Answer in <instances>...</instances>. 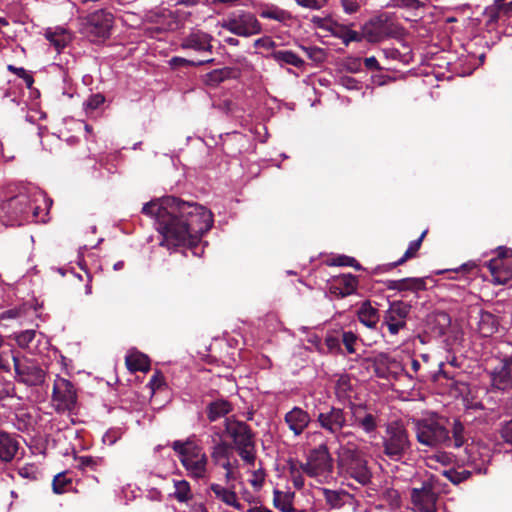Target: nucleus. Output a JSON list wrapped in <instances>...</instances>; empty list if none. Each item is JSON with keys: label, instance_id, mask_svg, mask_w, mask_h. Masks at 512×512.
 <instances>
[{"label": "nucleus", "instance_id": "obj_1", "mask_svg": "<svg viewBox=\"0 0 512 512\" xmlns=\"http://www.w3.org/2000/svg\"><path fill=\"white\" fill-rule=\"evenodd\" d=\"M142 213L155 218L156 229L163 236L161 245L168 249L196 247L213 225V214L206 207L174 196L146 203Z\"/></svg>", "mask_w": 512, "mask_h": 512}, {"label": "nucleus", "instance_id": "obj_2", "mask_svg": "<svg viewBox=\"0 0 512 512\" xmlns=\"http://www.w3.org/2000/svg\"><path fill=\"white\" fill-rule=\"evenodd\" d=\"M337 464L342 473L361 485L370 483L372 473L362 451L353 443L341 444L337 453Z\"/></svg>", "mask_w": 512, "mask_h": 512}, {"label": "nucleus", "instance_id": "obj_3", "mask_svg": "<svg viewBox=\"0 0 512 512\" xmlns=\"http://www.w3.org/2000/svg\"><path fill=\"white\" fill-rule=\"evenodd\" d=\"M171 446L178 454L179 460L189 477L194 479L206 477L208 458L202 447L191 438L185 441L175 440Z\"/></svg>", "mask_w": 512, "mask_h": 512}, {"label": "nucleus", "instance_id": "obj_4", "mask_svg": "<svg viewBox=\"0 0 512 512\" xmlns=\"http://www.w3.org/2000/svg\"><path fill=\"white\" fill-rule=\"evenodd\" d=\"M224 433L232 439L234 448L240 458L250 466L255 465L256 445L254 433L250 426L234 418H225Z\"/></svg>", "mask_w": 512, "mask_h": 512}, {"label": "nucleus", "instance_id": "obj_5", "mask_svg": "<svg viewBox=\"0 0 512 512\" xmlns=\"http://www.w3.org/2000/svg\"><path fill=\"white\" fill-rule=\"evenodd\" d=\"M382 446L383 453L393 461H400L409 453L411 441L403 423L392 421L386 425Z\"/></svg>", "mask_w": 512, "mask_h": 512}, {"label": "nucleus", "instance_id": "obj_6", "mask_svg": "<svg viewBox=\"0 0 512 512\" xmlns=\"http://www.w3.org/2000/svg\"><path fill=\"white\" fill-rule=\"evenodd\" d=\"M313 416L319 428L342 444L347 435L343 429L348 425L347 413L343 408L325 405L323 408L314 410Z\"/></svg>", "mask_w": 512, "mask_h": 512}, {"label": "nucleus", "instance_id": "obj_7", "mask_svg": "<svg viewBox=\"0 0 512 512\" xmlns=\"http://www.w3.org/2000/svg\"><path fill=\"white\" fill-rule=\"evenodd\" d=\"M221 28L230 33L248 38L262 32V24L256 15L247 10H236L230 12L221 22Z\"/></svg>", "mask_w": 512, "mask_h": 512}, {"label": "nucleus", "instance_id": "obj_8", "mask_svg": "<svg viewBox=\"0 0 512 512\" xmlns=\"http://www.w3.org/2000/svg\"><path fill=\"white\" fill-rule=\"evenodd\" d=\"M416 438L422 445L429 447L449 446L452 439L449 430L434 420H422L416 424Z\"/></svg>", "mask_w": 512, "mask_h": 512}, {"label": "nucleus", "instance_id": "obj_9", "mask_svg": "<svg viewBox=\"0 0 512 512\" xmlns=\"http://www.w3.org/2000/svg\"><path fill=\"white\" fill-rule=\"evenodd\" d=\"M334 468V461L326 444L313 448L305 463L304 473L309 477H329Z\"/></svg>", "mask_w": 512, "mask_h": 512}, {"label": "nucleus", "instance_id": "obj_10", "mask_svg": "<svg viewBox=\"0 0 512 512\" xmlns=\"http://www.w3.org/2000/svg\"><path fill=\"white\" fill-rule=\"evenodd\" d=\"M113 22L114 16L111 12L96 10L87 16L84 33L93 42L103 41L110 37Z\"/></svg>", "mask_w": 512, "mask_h": 512}, {"label": "nucleus", "instance_id": "obj_11", "mask_svg": "<svg viewBox=\"0 0 512 512\" xmlns=\"http://www.w3.org/2000/svg\"><path fill=\"white\" fill-rule=\"evenodd\" d=\"M438 479L434 475H430L426 480L422 481L420 487L411 489V500L414 506L420 512H437L436 502L438 494Z\"/></svg>", "mask_w": 512, "mask_h": 512}, {"label": "nucleus", "instance_id": "obj_12", "mask_svg": "<svg viewBox=\"0 0 512 512\" xmlns=\"http://www.w3.org/2000/svg\"><path fill=\"white\" fill-rule=\"evenodd\" d=\"M77 391L74 384L65 378L57 376L52 391V401L57 412H71L77 405Z\"/></svg>", "mask_w": 512, "mask_h": 512}, {"label": "nucleus", "instance_id": "obj_13", "mask_svg": "<svg viewBox=\"0 0 512 512\" xmlns=\"http://www.w3.org/2000/svg\"><path fill=\"white\" fill-rule=\"evenodd\" d=\"M402 28L394 25L387 24L381 18L371 19L362 27L360 34L362 39L371 43H378L386 38H396L402 34Z\"/></svg>", "mask_w": 512, "mask_h": 512}, {"label": "nucleus", "instance_id": "obj_14", "mask_svg": "<svg viewBox=\"0 0 512 512\" xmlns=\"http://www.w3.org/2000/svg\"><path fill=\"white\" fill-rule=\"evenodd\" d=\"M16 380L27 386H40L44 383L46 373L35 362L30 360L20 361L13 356Z\"/></svg>", "mask_w": 512, "mask_h": 512}, {"label": "nucleus", "instance_id": "obj_15", "mask_svg": "<svg viewBox=\"0 0 512 512\" xmlns=\"http://www.w3.org/2000/svg\"><path fill=\"white\" fill-rule=\"evenodd\" d=\"M411 304L404 301L390 302L386 310L383 323L388 327L390 334L396 335L406 326V318L411 311Z\"/></svg>", "mask_w": 512, "mask_h": 512}, {"label": "nucleus", "instance_id": "obj_16", "mask_svg": "<svg viewBox=\"0 0 512 512\" xmlns=\"http://www.w3.org/2000/svg\"><path fill=\"white\" fill-rule=\"evenodd\" d=\"M213 37L202 30H193L181 41V48L191 49L196 52H212Z\"/></svg>", "mask_w": 512, "mask_h": 512}, {"label": "nucleus", "instance_id": "obj_17", "mask_svg": "<svg viewBox=\"0 0 512 512\" xmlns=\"http://www.w3.org/2000/svg\"><path fill=\"white\" fill-rule=\"evenodd\" d=\"M485 266L491 273L492 282L504 285L512 280V259H491Z\"/></svg>", "mask_w": 512, "mask_h": 512}, {"label": "nucleus", "instance_id": "obj_18", "mask_svg": "<svg viewBox=\"0 0 512 512\" xmlns=\"http://www.w3.org/2000/svg\"><path fill=\"white\" fill-rule=\"evenodd\" d=\"M284 420L295 436H299L311 422V416L300 407H293L285 414Z\"/></svg>", "mask_w": 512, "mask_h": 512}, {"label": "nucleus", "instance_id": "obj_19", "mask_svg": "<svg viewBox=\"0 0 512 512\" xmlns=\"http://www.w3.org/2000/svg\"><path fill=\"white\" fill-rule=\"evenodd\" d=\"M6 214L12 221L26 217L31 210L28 198L25 195L10 198L4 205Z\"/></svg>", "mask_w": 512, "mask_h": 512}, {"label": "nucleus", "instance_id": "obj_20", "mask_svg": "<svg viewBox=\"0 0 512 512\" xmlns=\"http://www.w3.org/2000/svg\"><path fill=\"white\" fill-rule=\"evenodd\" d=\"M358 288V278L351 273L342 274L334 279L331 285V293L344 298L356 292Z\"/></svg>", "mask_w": 512, "mask_h": 512}, {"label": "nucleus", "instance_id": "obj_21", "mask_svg": "<svg viewBox=\"0 0 512 512\" xmlns=\"http://www.w3.org/2000/svg\"><path fill=\"white\" fill-rule=\"evenodd\" d=\"M232 410V403L224 398L212 400L205 407V413L209 422H216L221 418H225Z\"/></svg>", "mask_w": 512, "mask_h": 512}, {"label": "nucleus", "instance_id": "obj_22", "mask_svg": "<svg viewBox=\"0 0 512 512\" xmlns=\"http://www.w3.org/2000/svg\"><path fill=\"white\" fill-rule=\"evenodd\" d=\"M492 385L498 390L512 388V370L509 369L507 361H503L499 366L490 372Z\"/></svg>", "mask_w": 512, "mask_h": 512}, {"label": "nucleus", "instance_id": "obj_23", "mask_svg": "<svg viewBox=\"0 0 512 512\" xmlns=\"http://www.w3.org/2000/svg\"><path fill=\"white\" fill-rule=\"evenodd\" d=\"M388 290L395 291H421L426 289V282L424 278H403L399 280H387L385 282Z\"/></svg>", "mask_w": 512, "mask_h": 512}, {"label": "nucleus", "instance_id": "obj_24", "mask_svg": "<svg viewBox=\"0 0 512 512\" xmlns=\"http://www.w3.org/2000/svg\"><path fill=\"white\" fill-rule=\"evenodd\" d=\"M353 417L358 425L366 433H372L377 428V417L372 413L366 412V408L358 405L353 407Z\"/></svg>", "mask_w": 512, "mask_h": 512}, {"label": "nucleus", "instance_id": "obj_25", "mask_svg": "<svg viewBox=\"0 0 512 512\" xmlns=\"http://www.w3.org/2000/svg\"><path fill=\"white\" fill-rule=\"evenodd\" d=\"M428 325L433 334L444 336L451 326V317L445 311H437L429 316Z\"/></svg>", "mask_w": 512, "mask_h": 512}, {"label": "nucleus", "instance_id": "obj_26", "mask_svg": "<svg viewBox=\"0 0 512 512\" xmlns=\"http://www.w3.org/2000/svg\"><path fill=\"white\" fill-rule=\"evenodd\" d=\"M267 57L275 61L281 67L291 65L296 68H301L305 63L302 58L291 50H274Z\"/></svg>", "mask_w": 512, "mask_h": 512}, {"label": "nucleus", "instance_id": "obj_27", "mask_svg": "<svg viewBox=\"0 0 512 512\" xmlns=\"http://www.w3.org/2000/svg\"><path fill=\"white\" fill-rule=\"evenodd\" d=\"M499 328L497 317L488 311H481L478 320V332L483 337H491Z\"/></svg>", "mask_w": 512, "mask_h": 512}, {"label": "nucleus", "instance_id": "obj_28", "mask_svg": "<svg viewBox=\"0 0 512 512\" xmlns=\"http://www.w3.org/2000/svg\"><path fill=\"white\" fill-rule=\"evenodd\" d=\"M19 448L17 440L8 433L0 431V459L4 462H10L15 457Z\"/></svg>", "mask_w": 512, "mask_h": 512}, {"label": "nucleus", "instance_id": "obj_29", "mask_svg": "<svg viewBox=\"0 0 512 512\" xmlns=\"http://www.w3.org/2000/svg\"><path fill=\"white\" fill-rule=\"evenodd\" d=\"M211 491L215 494L216 498L224 502L226 505L235 508L236 510H242L243 506L237 499V494L233 488H225L220 484L212 483L210 485Z\"/></svg>", "mask_w": 512, "mask_h": 512}, {"label": "nucleus", "instance_id": "obj_30", "mask_svg": "<svg viewBox=\"0 0 512 512\" xmlns=\"http://www.w3.org/2000/svg\"><path fill=\"white\" fill-rule=\"evenodd\" d=\"M323 495L326 504L331 509H339L345 504L350 503L352 495L345 490L323 489Z\"/></svg>", "mask_w": 512, "mask_h": 512}, {"label": "nucleus", "instance_id": "obj_31", "mask_svg": "<svg viewBox=\"0 0 512 512\" xmlns=\"http://www.w3.org/2000/svg\"><path fill=\"white\" fill-rule=\"evenodd\" d=\"M357 315L359 321L368 328H376L379 322V312L368 300L362 303Z\"/></svg>", "mask_w": 512, "mask_h": 512}, {"label": "nucleus", "instance_id": "obj_32", "mask_svg": "<svg viewBox=\"0 0 512 512\" xmlns=\"http://www.w3.org/2000/svg\"><path fill=\"white\" fill-rule=\"evenodd\" d=\"M331 33L342 40L345 45H348L350 42H360L362 40L361 35L348 26L339 24L338 22H333L330 27Z\"/></svg>", "mask_w": 512, "mask_h": 512}, {"label": "nucleus", "instance_id": "obj_33", "mask_svg": "<svg viewBox=\"0 0 512 512\" xmlns=\"http://www.w3.org/2000/svg\"><path fill=\"white\" fill-rule=\"evenodd\" d=\"M237 71L231 67H223L208 72L204 76V82L208 86L215 87L226 79L235 78Z\"/></svg>", "mask_w": 512, "mask_h": 512}, {"label": "nucleus", "instance_id": "obj_34", "mask_svg": "<svg viewBox=\"0 0 512 512\" xmlns=\"http://www.w3.org/2000/svg\"><path fill=\"white\" fill-rule=\"evenodd\" d=\"M127 369L131 372H147L150 370V360L147 355L141 352H133L126 356Z\"/></svg>", "mask_w": 512, "mask_h": 512}, {"label": "nucleus", "instance_id": "obj_35", "mask_svg": "<svg viewBox=\"0 0 512 512\" xmlns=\"http://www.w3.org/2000/svg\"><path fill=\"white\" fill-rule=\"evenodd\" d=\"M427 234V230L423 231L420 237L416 240H413L409 243L407 250L404 255L397 261L390 263L386 266L385 271L391 270L399 265L404 264L407 260L416 256L418 250L421 247L422 241Z\"/></svg>", "mask_w": 512, "mask_h": 512}, {"label": "nucleus", "instance_id": "obj_36", "mask_svg": "<svg viewBox=\"0 0 512 512\" xmlns=\"http://www.w3.org/2000/svg\"><path fill=\"white\" fill-rule=\"evenodd\" d=\"M231 454L232 445L221 440L213 445L210 456L215 465H220L223 461H229Z\"/></svg>", "mask_w": 512, "mask_h": 512}, {"label": "nucleus", "instance_id": "obj_37", "mask_svg": "<svg viewBox=\"0 0 512 512\" xmlns=\"http://www.w3.org/2000/svg\"><path fill=\"white\" fill-rule=\"evenodd\" d=\"M75 461L77 462V468L86 471H98V469L105 464V460L102 457L94 456H76Z\"/></svg>", "mask_w": 512, "mask_h": 512}, {"label": "nucleus", "instance_id": "obj_38", "mask_svg": "<svg viewBox=\"0 0 512 512\" xmlns=\"http://www.w3.org/2000/svg\"><path fill=\"white\" fill-rule=\"evenodd\" d=\"M273 504L274 507L281 512H294L292 497L288 493L274 490L273 492Z\"/></svg>", "mask_w": 512, "mask_h": 512}, {"label": "nucleus", "instance_id": "obj_39", "mask_svg": "<svg viewBox=\"0 0 512 512\" xmlns=\"http://www.w3.org/2000/svg\"><path fill=\"white\" fill-rule=\"evenodd\" d=\"M175 491L172 496L181 503L187 502L192 499L190 484L186 480H174Z\"/></svg>", "mask_w": 512, "mask_h": 512}, {"label": "nucleus", "instance_id": "obj_40", "mask_svg": "<svg viewBox=\"0 0 512 512\" xmlns=\"http://www.w3.org/2000/svg\"><path fill=\"white\" fill-rule=\"evenodd\" d=\"M71 485L72 478L68 477L66 472H60L53 478L52 490L55 494H64Z\"/></svg>", "mask_w": 512, "mask_h": 512}, {"label": "nucleus", "instance_id": "obj_41", "mask_svg": "<svg viewBox=\"0 0 512 512\" xmlns=\"http://www.w3.org/2000/svg\"><path fill=\"white\" fill-rule=\"evenodd\" d=\"M46 39L55 47L57 52L64 49L68 43L69 37L64 31H50L45 33Z\"/></svg>", "mask_w": 512, "mask_h": 512}, {"label": "nucleus", "instance_id": "obj_42", "mask_svg": "<svg viewBox=\"0 0 512 512\" xmlns=\"http://www.w3.org/2000/svg\"><path fill=\"white\" fill-rule=\"evenodd\" d=\"M487 26H494L502 18L500 4L494 0L493 4L487 6L483 11Z\"/></svg>", "mask_w": 512, "mask_h": 512}, {"label": "nucleus", "instance_id": "obj_43", "mask_svg": "<svg viewBox=\"0 0 512 512\" xmlns=\"http://www.w3.org/2000/svg\"><path fill=\"white\" fill-rule=\"evenodd\" d=\"M105 102V97L101 93L91 94L87 100L83 102V109L86 114L93 113Z\"/></svg>", "mask_w": 512, "mask_h": 512}, {"label": "nucleus", "instance_id": "obj_44", "mask_svg": "<svg viewBox=\"0 0 512 512\" xmlns=\"http://www.w3.org/2000/svg\"><path fill=\"white\" fill-rule=\"evenodd\" d=\"M454 446L459 448L465 443V427L458 419H455L452 427Z\"/></svg>", "mask_w": 512, "mask_h": 512}, {"label": "nucleus", "instance_id": "obj_45", "mask_svg": "<svg viewBox=\"0 0 512 512\" xmlns=\"http://www.w3.org/2000/svg\"><path fill=\"white\" fill-rule=\"evenodd\" d=\"M472 472L469 470L457 471L454 469L443 471V475L453 484H459L467 480L471 476Z\"/></svg>", "mask_w": 512, "mask_h": 512}, {"label": "nucleus", "instance_id": "obj_46", "mask_svg": "<svg viewBox=\"0 0 512 512\" xmlns=\"http://www.w3.org/2000/svg\"><path fill=\"white\" fill-rule=\"evenodd\" d=\"M172 12L165 8H155L146 11L145 19L149 23L158 24L161 22L162 18H166L168 15H171Z\"/></svg>", "mask_w": 512, "mask_h": 512}, {"label": "nucleus", "instance_id": "obj_47", "mask_svg": "<svg viewBox=\"0 0 512 512\" xmlns=\"http://www.w3.org/2000/svg\"><path fill=\"white\" fill-rule=\"evenodd\" d=\"M214 59H207V60H200V61H192V60H188L186 58H182V57H172L169 61V64L171 67H184V66H200V65H203L205 63H211L213 62Z\"/></svg>", "mask_w": 512, "mask_h": 512}, {"label": "nucleus", "instance_id": "obj_48", "mask_svg": "<svg viewBox=\"0 0 512 512\" xmlns=\"http://www.w3.org/2000/svg\"><path fill=\"white\" fill-rule=\"evenodd\" d=\"M18 474L20 477H22L24 479L36 481V480H38V478L40 476V471L36 465L26 464L23 467L18 469Z\"/></svg>", "mask_w": 512, "mask_h": 512}, {"label": "nucleus", "instance_id": "obj_49", "mask_svg": "<svg viewBox=\"0 0 512 512\" xmlns=\"http://www.w3.org/2000/svg\"><path fill=\"white\" fill-rule=\"evenodd\" d=\"M36 336L35 330L28 329L15 335L16 343L21 348H28Z\"/></svg>", "mask_w": 512, "mask_h": 512}, {"label": "nucleus", "instance_id": "obj_50", "mask_svg": "<svg viewBox=\"0 0 512 512\" xmlns=\"http://www.w3.org/2000/svg\"><path fill=\"white\" fill-rule=\"evenodd\" d=\"M351 379L347 374L340 375L335 383V390L337 395H346L351 391Z\"/></svg>", "mask_w": 512, "mask_h": 512}, {"label": "nucleus", "instance_id": "obj_51", "mask_svg": "<svg viewBox=\"0 0 512 512\" xmlns=\"http://www.w3.org/2000/svg\"><path fill=\"white\" fill-rule=\"evenodd\" d=\"M357 336L352 331H344L342 333L341 342L345 346L347 353L354 354L356 352L355 345L357 343Z\"/></svg>", "mask_w": 512, "mask_h": 512}, {"label": "nucleus", "instance_id": "obj_52", "mask_svg": "<svg viewBox=\"0 0 512 512\" xmlns=\"http://www.w3.org/2000/svg\"><path fill=\"white\" fill-rule=\"evenodd\" d=\"M7 69L16 74L18 77L22 78L27 86V88H31L34 83L33 76L28 73V71L23 67H16L14 65H8Z\"/></svg>", "mask_w": 512, "mask_h": 512}, {"label": "nucleus", "instance_id": "obj_53", "mask_svg": "<svg viewBox=\"0 0 512 512\" xmlns=\"http://www.w3.org/2000/svg\"><path fill=\"white\" fill-rule=\"evenodd\" d=\"M326 353L342 354L341 340L334 335H327L325 337Z\"/></svg>", "mask_w": 512, "mask_h": 512}, {"label": "nucleus", "instance_id": "obj_54", "mask_svg": "<svg viewBox=\"0 0 512 512\" xmlns=\"http://www.w3.org/2000/svg\"><path fill=\"white\" fill-rule=\"evenodd\" d=\"M148 385L153 394L158 390L165 389L167 386L164 376L159 370L155 371V373L152 375Z\"/></svg>", "mask_w": 512, "mask_h": 512}, {"label": "nucleus", "instance_id": "obj_55", "mask_svg": "<svg viewBox=\"0 0 512 512\" xmlns=\"http://www.w3.org/2000/svg\"><path fill=\"white\" fill-rule=\"evenodd\" d=\"M260 16L262 18H266V19H272V20H276V21H284L287 17V12L283 9H280L278 7H274L273 9H270V10H264L261 12Z\"/></svg>", "mask_w": 512, "mask_h": 512}, {"label": "nucleus", "instance_id": "obj_56", "mask_svg": "<svg viewBox=\"0 0 512 512\" xmlns=\"http://www.w3.org/2000/svg\"><path fill=\"white\" fill-rule=\"evenodd\" d=\"M303 51L307 54V56L315 61V62H322L324 60V51L323 49L319 47H305L301 46Z\"/></svg>", "mask_w": 512, "mask_h": 512}, {"label": "nucleus", "instance_id": "obj_57", "mask_svg": "<svg viewBox=\"0 0 512 512\" xmlns=\"http://www.w3.org/2000/svg\"><path fill=\"white\" fill-rule=\"evenodd\" d=\"M500 434L503 441L512 446V419L502 425Z\"/></svg>", "mask_w": 512, "mask_h": 512}, {"label": "nucleus", "instance_id": "obj_58", "mask_svg": "<svg viewBox=\"0 0 512 512\" xmlns=\"http://www.w3.org/2000/svg\"><path fill=\"white\" fill-rule=\"evenodd\" d=\"M23 309L21 307H14L11 309H7L0 313V321L16 319L22 316Z\"/></svg>", "mask_w": 512, "mask_h": 512}, {"label": "nucleus", "instance_id": "obj_59", "mask_svg": "<svg viewBox=\"0 0 512 512\" xmlns=\"http://www.w3.org/2000/svg\"><path fill=\"white\" fill-rule=\"evenodd\" d=\"M339 81L343 87L349 90H359L361 88L360 82L351 76H342Z\"/></svg>", "mask_w": 512, "mask_h": 512}, {"label": "nucleus", "instance_id": "obj_60", "mask_svg": "<svg viewBox=\"0 0 512 512\" xmlns=\"http://www.w3.org/2000/svg\"><path fill=\"white\" fill-rule=\"evenodd\" d=\"M355 262V258L346 256V255H339L337 257L332 258L329 261L330 266H349L351 263Z\"/></svg>", "mask_w": 512, "mask_h": 512}, {"label": "nucleus", "instance_id": "obj_61", "mask_svg": "<svg viewBox=\"0 0 512 512\" xmlns=\"http://www.w3.org/2000/svg\"><path fill=\"white\" fill-rule=\"evenodd\" d=\"M341 6L345 13L351 15L360 9V4L356 0H340Z\"/></svg>", "mask_w": 512, "mask_h": 512}, {"label": "nucleus", "instance_id": "obj_62", "mask_svg": "<svg viewBox=\"0 0 512 512\" xmlns=\"http://www.w3.org/2000/svg\"><path fill=\"white\" fill-rule=\"evenodd\" d=\"M265 480V472L263 469H258L253 472V478L250 480V484L254 488H260Z\"/></svg>", "mask_w": 512, "mask_h": 512}, {"label": "nucleus", "instance_id": "obj_63", "mask_svg": "<svg viewBox=\"0 0 512 512\" xmlns=\"http://www.w3.org/2000/svg\"><path fill=\"white\" fill-rule=\"evenodd\" d=\"M295 1L299 6L309 8V9H314V10L321 9L324 5L323 0H295Z\"/></svg>", "mask_w": 512, "mask_h": 512}, {"label": "nucleus", "instance_id": "obj_64", "mask_svg": "<svg viewBox=\"0 0 512 512\" xmlns=\"http://www.w3.org/2000/svg\"><path fill=\"white\" fill-rule=\"evenodd\" d=\"M287 464H288V469H289L290 475L298 473L300 471H302L304 473L305 463H302L295 459H289Z\"/></svg>", "mask_w": 512, "mask_h": 512}]
</instances>
